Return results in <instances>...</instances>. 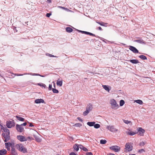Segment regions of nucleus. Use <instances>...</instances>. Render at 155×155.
I'll list each match as a JSON object with an SVG mask.
<instances>
[{
  "instance_id": "f257e3e1",
  "label": "nucleus",
  "mask_w": 155,
  "mask_h": 155,
  "mask_svg": "<svg viewBox=\"0 0 155 155\" xmlns=\"http://www.w3.org/2000/svg\"><path fill=\"white\" fill-rule=\"evenodd\" d=\"M93 108V105L91 104L90 103L88 104L86 107V110L83 112V115L85 116L87 115L89 112L92 110Z\"/></svg>"
},
{
  "instance_id": "f03ea898",
  "label": "nucleus",
  "mask_w": 155,
  "mask_h": 155,
  "mask_svg": "<svg viewBox=\"0 0 155 155\" xmlns=\"http://www.w3.org/2000/svg\"><path fill=\"white\" fill-rule=\"evenodd\" d=\"M110 104L111 105V107L112 109L116 110L119 107V105L117 104L116 101L114 99L110 100Z\"/></svg>"
},
{
  "instance_id": "7ed1b4c3",
  "label": "nucleus",
  "mask_w": 155,
  "mask_h": 155,
  "mask_svg": "<svg viewBox=\"0 0 155 155\" xmlns=\"http://www.w3.org/2000/svg\"><path fill=\"white\" fill-rule=\"evenodd\" d=\"M132 144L133 143H127L126 144L125 146V152H129L132 150L133 148Z\"/></svg>"
},
{
  "instance_id": "20e7f679",
  "label": "nucleus",
  "mask_w": 155,
  "mask_h": 155,
  "mask_svg": "<svg viewBox=\"0 0 155 155\" xmlns=\"http://www.w3.org/2000/svg\"><path fill=\"white\" fill-rule=\"evenodd\" d=\"M15 123L14 120H8L6 122V126L8 128H11L15 126Z\"/></svg>"
},
{
  "instance_id": "39448f33",
  "label": "nucleus",
  "mask_w": 155,
  "mask_h": 155,
  "mask_svg": "<svg viewBox=\"0 0 155 155\" xmlns=\"http://www.w3.org/2000/svg\"><path fill=\"white\" fill-rule=\"evenodd\" d=\"M106 128L108 130L112 132L115 133L118 131V130L115 128L114 125L107 126Z\"/></svg>"
},
{
  "instance_id": "423d86ee",
  "label": "nucleus",
  "mask_w": 155,
  "mask_h": 155,
  "mask_svg": "<svg viewBox=\"0 0 155 155\" xmlns=\"http://www.w3.org/2000/svg\"><path fill=\"white\" fill-rule=\"evenodd\" d=\"M110 149L114 151L115 152H118L120 150V147L117 146H113L110 147L109 148Z\"/></svg>"
},
{
  "instance_id": "0eeeda50",
  "label": "nucleus",
  "mask_w": 155,
  "mask_h": 155,
  "mask_svg": "<svg viewBox=\"0 0 155 155\" xmlns=\"http://www.w3.org/2000/svg\"><path fill=\"white\" fill-rule=\"evenodd\" d=\"M129 49L134 53H139L140 54L141 53L139 52L138 50L135 47L132 46H129Z\"/></svg>"
},
{
  "instance_id": "6e6552de",
  "label": "nucleus",
  "mask_w": 155,
  "mask_h": 155,
  "mask_svg": "<svg viewBox=\"0 0 155 155\" xmlns=\"http://www.w3.org/2000/svg\"><path fill=\"white\" fill-rule=\"evenodd\" d=\"M5 148L7 149L8 151H9L10 150V147H12V146L14 145V143H11L10 142H6L5 143Z\"/></svg>"
},
{
  "instance_id": "1a4fd4ad",
  "label": "nucleus",
  "mask_w": 155,
  "mask_h": 155,
  "mask_svg": "<svg viewBox=\"0 0 155 155\" xmlns=\"http://www.w3.org/2000/svg\"><path fill=\"white\" fill-rule=\"evenodd\" d=\"M16 129L19 132H22L24 131V128L21 127L20 125L16 124Z\"/></svg>"
},
{
  "instance_id": "9d476101",
  "label": "nucleus",
  "mask_w": 155,
  "mask_h": 155,
  "mask_svg": "<svg viewBox=\"0 0 155 155\" xmlns=\"http://www.w3.org/2000/svg\"><path fill=\"white\" fill-rule=\"evenodd\" d=\"M17 138L18 140L21 142H24L27 140V139H26L23 136L18 135L17 136Z\"/></svg>"
},
{
  "instance_id": "9b49d317",
  "label": "nucleus",
  "mask_w": 155,
  "mask_h": 155,
  "mask_svg": "<svg viewBox=\"0 0 155 155\" xmlns=\"http://www.w3.org/2000/svg\"><path fill=\"white\" fill-rule=\"evenodd\" d=\"M1 135L5 139V140H4L5 142H7L10 140V136H5V133H2Z\"/></svg>"
},
{
  "instance_id": "f8f14e48",
  "label": "nucleus",
  "mask_w": 155,
  "mask_h": 155,
  "mask_svg": "<svg viewBox=\"0 0 155 155\" xmlns=\"http://www.w3.org/2000/svg\"><path fill=\"white\" fill-rule=\"evenodd\" d=\"M83 34L87 35H90L92 36H94V37H97L98 38H100L101 39L102 38H102L98 36H96L95 34H94L91 33V32H89L88 31H84L83 32Z\"/></svg>"
},
{
  "instance_id": "ddd939ff",
  "label": "nucleus",
  "mask_w": 155,
  "mask_h": 155,
  "mask_svg": "<svg viewBox=\"0 0 155 155\" xmlns=\"http://www.w3.org/2000/svg\"><path fill=\"white\" fill-rule=\"evenodd\" d=\"M137 130L139 132V134L140 135H143V134L145 132V130L144 129L141 127H139L138 128Z\"/></svg>"
},
{
  "instance_id": "4468645a",
  "label": "nucleus",
  "mask_w": 155,
  "mask_h": 155,
  "mask_svg": "<svg viewBox=\"0 0 155 155\" xmlns=\"http://www.w3.org/2000/svg\"><path fill=\"white\" fill-rule=\"evenodd\" d=\"M17 149L20 151H23L24 147L22 144H17L16 145Z\"/></svg>"
},
{
  "instance_id": "2eb2a0df",
  "label": "nucleus",
  "mask_w": 155,
  "mask_h": 155,
  "mask_svg": "<svg viewBox=\"0 0 155 155\" xmlns=\"http://www.w3.org/2000/svg\"><path fill=\"white\" fill-rule=\"evenodd\" d=\"M139 38L140 39L138 40H136L134 41L135 42H137L138 43H139L140 44H145V42L142 39L138 37L137 38Z\"/></svg>"
},
{
  "instance_id": "dca6fc26",
  "label": "nucleus",
  "mask_w": 155,
  "mask_h": 155,
  "mask_svg": "<svg viewBox=\"0 0 155 155\" xmlns=\"http://www.w3.org/2000/svg\"><path fill=\"white\" fill-rule=\"evenodd\" d=\"M35 103L36 104L45 103L44 101L42 99H36L35 101Z\"/></svg>"
},
{
  "instance_id": "f3484780",
  "label": "nucleus",
  "mask_w": 155,
  "mask_h": 155,
  "mask_svg": "<svg viewBox=\"0 0 155 155\" xmlns=\"http://www.w3.org/2000/svg\"><path fill=\"white\" fill-rule=\"evenodd\" d=\"M96 22L100 25H101L106 27L107 26L108 24L107 23L104 22L102 21H96Z\"/></svg>"
},
{
  "instance_id": "a211bd4d",
  "label": "nucleus",
  "mask_w": 155,
  "mask_h": 155,
  "mask_svg": "<svg viewBox=\"0 0 155 155\" xmlns=\"http://www.w3.org/2000/svg\"><path fill=\"white\" fill-rule=\"evenodd\" d=\"M102 87L105 90L108 92H109L111 89L110 87L108 85H102Z\"/></svg>"
},
{
  "instance_id": "6ab92c4d",
  "label": "nucleus",
  "mask_w": 155,
  "mask_h": 155,
  "mask_svg": "<svg viewBox=\"0 0 155 155\" xmlns=\"http://www.w3.org/2000/svg\"><path fill=\"white\" fill-rule=\"evenodd\" d=\"M79 148L81 150H83L85 152H87L88 151V149H87L86 148L84 147V146H83L81 144H79Z\"/></svg>"
},
{
  "instance_id": "aec40b11",
  "label": "nucleus",
  "mask_w": 155,
  "mask_h": 155,
  "mask_svg": "<svg viewBox=\"0 0 155 155\" xmlns=\"http://www.w3.org/2000/svg\"><path fill=\"white\" fill-rule=\"evenodd\" d=\"M129 61L134 64H137L140 63L138 60L137 59H131Z\"/></svg>"
},
{
  "instance_id": "412c9836",
  "label": "nucleus",
  "mask_w": 155,
  "mask_h": 155,
  "mask_svg": "<svg viewBox=\"0 0 155 155\" xmlns=\"http://www.w3.org/2000/svg\"><path fill=\"white\" fill-rule=\"evenodd\" d=\"M3 132L6 133L5 136H10L9 130L7 127H5V128L3 131Z\"/></svg>"
},
{
  "instance_id": "4be33fe9",
  "label": "nucleus",
  "mask_w": 155,
  "mask_h": 155,
  "mask_svg": "<svg viewBox=\"0 0 155 155\" xmlns=\"http://www.w3.org/2000/svg\"><path fill=\"white\" fill-rule=\"evenodd\" d=\"M79 144H75L74 145L73 148L77 151L79 150Z\"/></svg>"
},
{
  "instance_id": "5701e85b",
  "label": "nucleus",
  "mask_w": 155,
  "mask_h": 155,
  "mask_svg": "<svg viewBox=\"0 0 155 155\" xmlns=\"http://www.w3.org/2000/svg\"><path fill=\"white\" fill-rule=\"evenodd\" d=\"M15 117L17 119L20 121H25V119L22 117H20L18 116H16Z\"/></svg>"
},
{
  "instance_id": "b1692460",
  "label": "nucleus",
  "mask_w": 155,
  "mask_h": 155,
  "mask_svg": "<svg viewBox=\"0 0 155 155\" xmlns=\"http://www.w3.org/2000/svg\"><path fill=\"white\" fill-rule=\"evenodd\" d=\"M65 30L68 33H71L73 31V29L69 27H66L65 28Z\"/></svg>"
},
{
  "instance_id": "393cba45",
  "label": "nucleus",
  "mask_w": 155,
  "mask_h": 155,
  "mask_svg": "<svg viewBox=\"0 0 155 155\" xmlns=\"http://www.w3.org/2000/svg\"><path fill=\"white\" fill-rule=\"evenodd\" d=\"M95 124V122H88L87 123V124L90 127H92L94 126V124Z\"/></svg>"
},
{
  "instance_id": "a878e982",
  "label": "nucleus",
  "mask_w": 155,
  "mask_h": 155,
  "mask_svg": "<svg viewBox=\"0 0 155 155\" xmlns=\"http://www.w3.org/2000/svg\"><path fill=\"white\" fill-rule=\"evenodd\" d=\"M63 82L62 81H58V80L57 81V85L59 87H61L62 85Z\"/></svg>"
},
{
  "instance_id": "bb28decb",
  "label": "nucleus",
  "mask_w": 155,
  "mask_h": 155,
  "mask_svg": "<svg viewBox=\"0 0 155 155\" xmlns=\"http://www.w3.org/2000/svg\"><path fill=\"white\" fill-rule=\"evenodd\" d=\"M134 101V102L140 105L142 104L143 103V101L139 99L135 100Z\"/></svg>"
},
{
  "instance_id": "cd10ccee",
  "label": "nucleus",
  "mask_w": 155,
  "mask_h": 155,
  "mask_svg": "<svg viewBox=\"0 0 155 155\" xmlns=\"http://www.w3.org/2000/svg\"><path fill=\"white\" fill-rule=\"evenodd\" d=\"M139 58L143 60H147V57L144 55H140L139 56Z\"/></svg>"
},
{
  "instance_id": "c85d7f7f",
  "label": "nucleus",
  "mask_w": 155,
  "mask_h": 155,
  "mask_svg": "<svg viewBox=\"0 0 155 155\" xmlns=\"http://www.w3.org/2000/svg\"><path fill=\"white\" fill-rule=\"evenodd\" d=\"M107 141L105 140H100V143L101 144H104L106 143Z\"/></svg>"
},
{
  "instance_id": "c756f323",
  "label": "nucleus",
  "mask_w": 155,
  "mask_h": 155,
  "mask_svg": "<svg viewBox=\"0 0 155 155\" xmlns=\"http://www.w3.org/2000/svg\"><path fill=\"white\" fill-rule=\"evenodd\" d=\"M125 103V102L124 100H121L120 101V106H123Z\"/></svg>"
},
{
  "instance_id": "7c9ffc66",
  "label": "nucleus",
  "mask_w": 155,
  "mask_h": 155,
  "mask_svg": "<svg viewBox=\"0 0 155 155\" xmlns=\"http://www.w3.org/2000/svg\"><path fill=\"white\" fill-rule=\"evenodd\" d=\"M94 127L95 128L98 129L100 128V125L99 124H95L94 125Z\"/></svg>"
},
{
  "instance_id": "2f4dec72",
  "label": "nucleus",
  "mask_w": 155,
  "mask_h": 155,
  "mask_svg": "<svg viewBox=\"0 0 155 155\" xmlns=\"http://www.w3.org/2000/svg\"><path fill=\"white\" fill-rule=\"evenodd\" d=\"M37 84L38 85L41 87H44L45 88L46 87V86L45 84L42 83H38Z\"/></svg>"
},
{
  "instance_id": "473e14b6",
  "label": "nucleus",
  "mask_w": 155,
  "mask_h": 155,
  "mask_svg": "<svg viewBox=\"0 0 155 155\" xmlns=\"http://www.w3.org/2000/svg\"><path fill=\"white\" fill-rule=\"evenodd\" d=\"M52 91L53 93H59V91L58 90L56 89L55 88H52Z\"/></svg>"
},
{
  "instance_id": "72a5a7b5",
  "label": "nucleus",
  "mask_w": 155,
  "mask_h": 155,
  "mask_svg": "<svg viewBox=\"0 0 155 155\" xmlns=\"http://www.w3.org/2000/svg\"><path fill=\"white\" fill-rule=\"evenodd\" d=\"M128 134L130 136H133L136 134V133L132 132V131L128 132Z\"/></svg>"
},
{
  "instance_id": "f704fd0d",
  "label": "nucleus",
  "mask_w": 155,
  "mask_h": 155,
  "mask_svg": "<svg viewBox=\"0 0 155 155\" xmlns=\"http://www.w3.org/2000/svg\"><path fill=\"white\" fill-rule=\"evenodd\" d=\"M46 55L47 56H49L50 57H56V56H54V55H53L50 54H49L48 53H46Z\"/></svg>"
},
{
  "instance_id": "c9c22d12",
  "label": "nucleus",
  "mask_w": 155,
  "mask_h": 155,
  "mask_svg": "<svg viewBox=\"0 0 155 155\" xmlns=\"http://www.w3.org/2000/svg\"><path fill=\"white\" fill-rule=\"evenodd\" d=\"M0 150L4 155L5 154L7 153V151L5 149H3Z\"/></svg>"
},
{
  "instance_id": "e433bc0d",
  "label": "nucleus",
  "mask_w": 155,
  "mask_h": 155,
  "mask_svg": "<svg viewBox=\"0 0 155 155\" xmlns=\"http://www.w3.org/2000/svg\"><path fill=\"white\" fill-rule=\"evenodd\" d=\"M82 126V125L81 124L79 123H77L76 124H75L74 125V126H75L76 127H80Z\"/></svg>"
},
{
  "instance_id": "4c0bfd02",
  "label": "nucleus",
  "mask_w": 155,
  "mask_h": 155,
  "mask_svg": "<svg viewBox=\"0 0 155 155\" xmlns=\"http://www.w3.org/2000/svg\"><path fill=\"white\" fill-rule=\"evenodd\" d=\"M21 152H23L24 153H27L28 152L27 149L26 148L24 147L23 149V151H21Z\"/></svg>"
},
{
  "instance_id": "58836bf2",
  "label": "nucleus",
  "mask_w": 155,
  "mask_h": 155,
  "mask_svg": "<svg viewBox=\"0 0 155 155\" xmlns=\"http://www.w3.org/2000/svg\"><path fill=\"white\" fill-rule=\"evenodd\" d=\"M12 149H11V152H14L17 151L16 150H15V148H14V145H13L12 146V147H11Z\"/></svg>"
},
{
  "instance_id": "ea45409f",
  "label": "nucleus",
  "mask_w": 155,
  "mask_h": 155,
  "mask_svg": "<svg viewBox=\"0 0 155 155\" xmlns=\"http://www.w3.org/2000/svg\"><path fill=\"white\" fill-rule=\"evenodd\" d=\"M59 7L61 8H62L63 9H64L66 11H70V10H69L68 8H66L62 7V6H59Z\"/></svg>"
},
{
  "instance_id": "a19ab883",
  "label": "nucleus",
  "mask_w": 155,
  "mask_h": 155,
  "mask_svg": "<svg viewBox=\"0 0 155 155\" xmlns=\"http://www.w3.org/2000/svg\"><path fill=\"white\" fill-rule=\"evenodd\" d=\"M26 74H27V73H25L23 74H15V75H16L17 76H23L24 75H26Z\"/></svg>"
},
{
  "instance_id": "79ce46f5",
  "label": "nucleus",
  "mask_w": 155,
  "mask_h": 155,
  "mask_svg": "<svg viewBox=\"0 0 155 155\" xmlns=\"http://www.w3.org/2000/svg\"><path fill=\"white\" fill-rule=\"evenodd\" d=\"M124 122L126 124H128L131 122V121L128 120H124Z\"/></svg>"
},
{
  "instance_id": "37998d69",
  "label": "nucleus",
  "mask_w": 155,
  "mask_h": 155,
  "mask_svg": "<svg viewBox=\"0 0 155 155\" xmlns=\"http://www.w3.org/2000/svg\"><path fill=\"white\" fill-rule=\"evenodd\" d=\"M0 126L1 127V129L2 130H3V131L4 130L5 128V127H5L3 126L1 124H0Z\"/></svg>"
},
{
  "instance_id": "c03bdc74",
  "label": "nucleus",
  "mask_w": 155,
  "mask_h": 155,
  "mask_svg": "<svg viewBox=\"0 0 155 155\" xmlns=\"http://www.w3.org/2000/svg\"><path fill=\"white\" fill-rule=\"evenodd\" d=\"M0 126L1 127V129L2 130H3V131L4 130L5 128V127H5L3 126L1 124H0Z\"/></svg>"
},
{
  "instance_id": "a18cd8bd",
  "label": "nucleus",
  "mask_w": 155,
  "mask_h": 155,
  "mask_svg": "<svg viewBox=\"0 0 155 155\" xmlns=\"http://www.w3.org/2000/svg\"><path fill=\"white\" fill-rule=\"evenodd\" d=\"M27 123L29 124V127H33L34 126V125H33V123H30L28 121H27Z\"/></svg>"
},
{
  "instance_id": "49530a36",
  "label": "nucleus",
  "mask_w": 155,
  "mask_h": 155,
  "mask_svg": "<svg viewBox=\"0 0 155 155\" xmlns=\"http://www.w3.org/2000/svg\"><path fill=\"white\" fill-rule=\"evenodd\" d=\"M12 155H18L17 151L11 152Z\"/></svg>"
},
{
  "instance_id": "de8ad7c7",
  "label": "nucleus",
  "mask_w": 155,
  "mask_h": 155,
  "mask_svg": "<svg viewBox=\"0 0 155 155\" xmlns=\"http://www.w3.org/2000/svg\"><path fill=\"white\" fill-rule=\"evenodd\" d=\"M144 144L145 143L143 141H142L140 143L139 145L140 146H144Z\"/></svg>"
},
{
  "instance_id": "09e8293b",
  "label": "nucleus",
  "mask_w": 155,
  "mask_h": 155,
  "mask_svg": "<svg viewBox=\"0 0 155 155\" xmlns=\"http://www.w3.org/2000/svg\"><path fill=\"white\" fill-rule=\"evenodd\" d=\"M52 85L51 84H49V85L48 89L49 90H52Z\"/></svg>"
},
{
  "instance_id": "8fccbe9b",
  "label": "nucleus",
  "mask_w": 155,
  "mask_h": 155,
  "mask_svg": "<svg viewBox=\"0 0 155 155\" xmlns=\"http://www.w3.org/2000/svg\"><path fill=\"white\" fill-rule=\"evenodd\" d=\"M30 74L32 76H36L37 73H30L27 74Z\"/></svg>"
},
{
  "instance_id": "3c124183",
  "label": "nucleus",
  "mask_w": 155,
  "mask_h": 155,
  "mask_svg": "<svg viewBox=\"0 0 155 155\" xmlns=\"http://www.w3.org/2000/svg\"><path fill=\"white\" fill-rule=\"evenodd\" d=\"M51 15V13H47L46 15V16L47 17H49Z\"/></svg>"
},
{
  "instance_id": "603ef678",
  "label": "nucleus",
  "mask_w": 155,
  "mask_h": 155,
  "mask_svg": "<svg viewBox=\"0 0 155 155\" xmlns=\"http://www.w3.org/2000/svg\"><path fill=\"white\" fill-rule=\"evenodd\" d=\"M77 119L78 120H79L82 123L83 121V120L82 119H81V118L80 117H78Z\"/></svg>"
},
{
  "instance_id": "864d4df0",
  "label": "nucleus",
  "mask_w": 155,
  "mask_h": 155,
  "mask_svg": "<svg viewBox=\"0 0 155 155\" xmlns=\"http://www.w3.org/2000/svg\"><path fill=\"white\" fill-rule=\"evenodd\" d=\"M86 155H93V153L91 152H87L86 153Z\"/></svg>"
},
{
  "instance_id": "5fc2aeb1",
  "label": "nucleus",
  "mask_w": 155,
  "mask_h": 155,
  "mask_svg": "<svg viewBox=\"0 0 155 155\" xmlns=\"http://www.w3.org/2000/svg\"><path fill=\"white\" fill-rule=\"evenodd\" d=\"M27 122H24L22 124H21L20 125L21 126H26L27 125Z\"/></svg>"
},
{
  "instance_id": "6e6d98bb",
  "label": "nucleus",
  "mask_w": 155,
  "mask_h": 155,
  "mask_svg": "<svg viewBox=\"0 0 155 155\" xmlns=\"http://www.w3.org/2000/svg\"><path fill=\"white\" fill-rule=\"evenodd\" d=\"M143 151H145L143 149H141L139 150L138 152L139 153H142Z\"/></svg>"
},
{
  "instance_id": "4d7b16f0",
  "label": "nucleus",
  "mask_w": 155,
  "mask_h": 155,
  "mask_svg": "<svg viewBox=\"0 0 155 155\" xmlns=\"http://www.w3.org/2000/svg\"><path fill=\"white\" fill-rule=\"evenodd\" d=\"M69 155H77L75 153L73 152H72L70 153Z\"/></svg>"
},
{
  "instance_id": "13d9d810",
  "label": "nucleus",
  "mask_w": 155,
  "mask_h": 155,
  "mask_svg": "<svg viewBox=\"0 0 155 155\" xmlns=\"http://www.w3.org/2000/svg\"><path fill=\"white\" fill-rule=\"evenodd\" d=\"M76 30L78 31V32H81V33L82 34H83V31H81V30H79L78 29H76Z\"/></svg>"
},
{
  "instance_id": "bf43d9fd",
  "label": "nucleus",
  "mask_w": 155,
  "mask_h": 155,
  "mask_svg": "<svg viewBox=\"0 0 155 155\" xmlns=\"http://www.w3.org/2000/svg\"><path fill=\"white\" fill-rule=\"evenodd\" d=\"M36 140H37L38 142H41V140L38 138H35Z\"/></svg>"
},
{
  "instance_id": "052dcab7",
  "label": "nucleus",
  "mask_w": 155,
  "mask_h": 155,
  "mask_svg": "<svg viewBox=\"0 0 155 155\" xmlns=\"http://www.w3.org/2000/svg\"><path fill=\"white\" fill-rule=\"evenodd\" d=\"M26 139H27V140L28 139H29L30 140H31V139H32L33 138L31 137H27V138H26Z\"/></svg>"
},
{
  "instance_id": "680f3d73",
  "label": "nucleus",
  "mask_w": 155,
  "mask_h": 155,
  "mask_svg": "<svg viewBox=\"0 0 155 155\" xmlns=\"http://www.w3.org/2000/svg\"><path fill=\"white\" fill-rule=\"evenodd\" d=\"M14 31L15 32H17L18 31L16 29V27H15L13 28Z\"/></svg>"
},
{
  "instance_id": "e2e57ef3",
  "label": "nucleus",
  "mask_w": 155,
  "mask_h": 155,
  "mask_svg": "<svg viewBox=\"0 0 155 155\" xmlns=\"http://www.w3.org/2000/svg\"><path fill=\"white\" fill-rule=\"evenodd\" d=\"M47 2L48 3H51V0H47Z\"/></svg>"
},
{
  "instance_id": "0e129e2a",
  "label": "nucleus",
  "mask_w": 155,
  "mask_h": 155,
  "mask_svg": "<svg viewBox=\"0 0 155 155\" xmlns=\"http://www.w3.org/2000/svg\"><path fill=\"white\" fill-rule=\"evenodd\" d=\"M98 29L100 31H102V28L101 27H98Z\"/></svg>"
},
{
  "instance_id": "69168bd1",
  "label": "nucleus",
  "mask_w": 155,
  "mask_h": 155,
  "mask_svg": "<svg viewBox=\"0 0 155 155\" xmlns=\"http://www.w3.org/2000/svg\"><path fill=\"white\" fill-rule=\"evenodd\" d=\"M108 155H115L114 154L112 153H109Z\"/></svg>"
},
{
  "instance_id": "338daca9",
  "label": "nucleus",
  "mask_w": 155,
  "mask_h": 155,
  "mask_svg": "<svg viewBox=\"0 0 155 155\" xmlns=\"http://www.w3.org/2000/svg\"><path fill=\"white\" fill-rule=\"evenodd\" d=\"M32 82V81H28V82H29V83H31V84H34L32 82Z\"/></svg>"
},
{
  "instance_id": "774afa93",
  "label": "nucleus",
  "mask_w": 155,
  "mask_h": 155,
  "mask_svg": "<svg viewBox=\"0 0 155 155\" xmlns=\"http://www.w3.org/2000/svg\"><path fill=\"white\" fill-rule=\"evenodd\" d=\"M0 155H4L3 154H2V153L0 150Z\"/></svg>"
}]
</instances>
